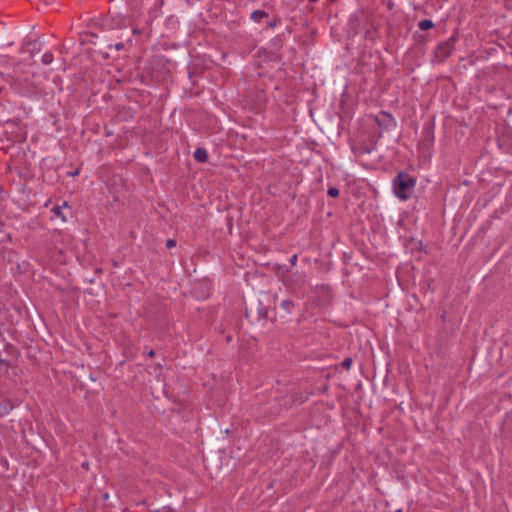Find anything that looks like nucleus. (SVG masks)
<instances>
[{"instance_id": "12", "label": "nucleus", "mask_w": 512, "mask_h": 512, "mask_svg": "<svg viewBox=\"0 0 512 512\" xmlns=\"http://www.w3.org/2000/svg\"><path fill=\"white\" fill-rule=\"evenodd\" d=\"M433 26L432 22L430 20H422L420 23H419V27L422 29V30H427L429 28H431Z\"/></svg>"}, {"instance_id": "4", "label": "nucleus", "mask_w": 512, "mask_h": 512, "mask_svg": "<svg viewBox=\"0 0 512 512\" xmlns=\"http://www.w3.org/2000/svg\"><path fill=\"white\" fill-rule=\"evenodd\" d=\"M20 357V351L11 343L3 342L0 349V364L5 367H15Z\"/></svg>"}, {"instance_id": "11", "label": "nucleus", "mask_w": 512, "mask_h": 512, "mask_svg": "<svg viewBox=\"0 0 512 512\" xmlns=\"http://www.w3.org/2000/svg\"><path fill=\"white\" fill-rule=\"evenodd\" d=\"M352 358L351 357H346L342 363H341V366L342 368L346 369V370H349L351 368V365H352Z\"/></svg>"}, {"instance_id": "3", "label": "nucleus", "mask_w": 512, "mask_h": 512, "mask_svg": "<svg viewBox=\"0 0 512 512\" xmlns=\"http://www.w3.org/2000/svg\"><path fill=\"white\" fill-rule=\"evenodd\" d=\"M416 185V179L406 172H399L393 180L394 194L400 200H407L410 198L411 191Z\"/></svg>"}, {"instance_id": "2", "label": "nucleus", "mask_w": 512, "mask_h": 512, "mask_svg": "<svg viewBox=\"0 0 512 512\" xmlns=\"http://www.w3.org/2000/svg\"><path fill=\"white\" fill-rule=\"evenodd\" d=\"M269 297L263 294L261 298H252L245 307V317L252 324L268 319Z\"/></svg>"}, {"instance_id": "13", "label": "nucleus", "mask_w": 512, "mask_h": 512, "mask_svg": "<svg viewBox=\"0 0 512 512\" xmlns=\"http://www.w3.org/2000/svg\"><path fill=\"white\" fill-rule=\"evenodd\" d=\"M151 512H175V510L173 508H171L170 506H164L160 509H157V510L151 511Z\"/></svg>"}, {"instance_id": "23", "label": "nucleus", "mask_w": 512, "mask_h": 512, "mask_svg": "<svg viewBox=\"0 0 512 512\" xmlns=\"http://www.w3.org/2000/svg\"><path fill=\"white\" fill-rule=\"evenodd\" d=\"M395 512H403V510L400 508V509H397Z\"/></svg>"}, {"instance_id": "16", "label": "nucleus", "mask_w": 512, "mask_h": 512, "mask_svg": "<svg viewBox=\"0 0 512 512\" xmlns=\"http://www.w3.org/2000/svg\"><path fill=\"white\" fill-rule=\"evenodd\" d=\"M297 259H298L297 255H296V254H294V255L289 259L290 264H291L292 266L296 265Z\"/></svg>"}, {"instance_id": "15", "label": "nucleus", "mask_w": 512, "mask_h": 512, "mask_svg": "<svg viewBox=\"0 0 512 512\" xmlns=\"http://www.w3.org/2000/svg\"><path fill=\"white\" fill-rule=\"evenodd\" d=\"M79 172H80V169H79V168H77V169H75L74 171H68V172H67V175H68V176H72V177H74V176L78 175V174H79Z\"/></svg>"}, {"instance_id": "10", "label": "nucleus", "mask_w": 512, "mask_h": 512, "mask_svg": "<svg viewBox=\"0 0 512 512\" xmlns=\"http://www.w3.org/2000/svg\"><path fill=\"white\" fill-rule=\"evenodd\" d=\"M53 61V55L50 52H46L42 56V62L44 64H50Z\"/></svg>"}, {"instance_id": "7", "label": "nucleus", "mask_w": 512, "mask_h": 512, "mask_svg": "<svg viewBox=\"0 0 512 512\" xmlns=\"http://www.w3.org/2000/svg\"><path fill=\"white\" fill-rule=\"evenodd\" d=\"M267 16V14L264 12V11H261V10H257V11H254L252 14H251V19L255 22H260L263 18H265Z\"/></svg>"}, {"instance_id": "9", "label": "nucleus", "mask_w": 512, "mask_h": 512, "mask_svg": "<svg viewBox=\"0 0 512 512\" xmlns=\"http://www.w3.org/2000/svg\"><path fill=\"white\" fill-rule=\"evenodd\" d=\"M327 194L332 198H337L340 194V191L336 187H329Z\"/></svg>"}, {"instance_id": "1", "label": "nucleus", "mask_w": 512, "mask_h": 512, "mask_svg": "<svg viewBox=\"0 0 512 512\" xmlns=\"http://www.w3.org/2000/svg\"><path fill=\"white\" fill-rule=\"evenodd\" d=\"M5 175L10 182L19 184L24 189L26 182L34 177V169L31 162H7Z\"/></svg>"}, {"instance_id": "8", "label": "nucleus", "mask_w": 512, "mask_h": 512, "mask_svg": "<svg viewBox=\"0 0 512 512\" xmlns=\"http://www.w3.org/2000/svg\"><path fill=\"white\" fill-rule=\"evenodd\" d=\"M194 158L195 160H205L207 158V152L205 149L198 148L194 152Z\"/></svg>"}, {"instance_id": "5", "label": "nucleus", "mask_w": 512, "mask_h": 512, "mask_svg": "<svg viewBox=\"0 0 512 512\" xmlns=\"http://www.w3.org/2000/svg\"><path fill=\"white\" fill-rule=\"evenodd\" d=\"M64 208H67L68 210H71L70 207L68 206L67 202L64 201L63 204L60 206V205H55L53 208H52V212L57 216V217H60L62 219V221H67V216L66 214L63 212V209Z\"/></svg>"}, {"instance_id": "6", "label": "nucleus", "mask_w": 512, "mask_h": 512, "mask_svg": "<svg viewBox=\"0 0 512 512\" xmlns=\"http://www.w3.org/2000/svg\"><path fill=\"white\" fill-rule=\"evenodd\" d=\"M295 304L292 300L286 299L283 300L280 304V307L285 310L287 313H290L294 308Z\"/></svg>"}, {"instance_id": "14", "label": "nucleus", "mask_w": 512, "mask_h": 512, "mask_svg": "<svg viewBox=\"0 0 512 512\" xmlns=\"http://www.w3.org/2000/svg\"><path fill=\"white\" fill-rule=\"evenodd\" d=\"M176 244H177V243H176V240H175V239H168V240L166 241V247H167V249H171V248L175 247V246H176Z\"/></svg>"}, {"instance_id": "20", "label": "nucleus", "mask_w": 512, "mask_h": 512, "mask_svg": "<svg viewBox=\"0 0 512 512\" xmlns=\"http://www.w3.org/2000/svg\"><path fill=\"white\" fill-rule=\"evenodd\" d=\"M444 47L447 49L446 53L448 54L449 53V48H450L449 45H445Z\"/></svg>"}, {"instance_id": "19", "label": "nucleus", "mask_w": 512, "mask_h": 512, "mask_svg": "<svg viewBox=\"0 0 512 512\" xmlns=\"http://www.w3.org/2000/svg\"><path fill=\"white\" fill-rule=\"evenodd\" d=\"M4 192V188L0 185V195Z\"/></svg>"}, {"instance_id": "21", "label": "nucleus", "mask_w": 512, "mask_h": 512, "mask_svg": "<svg viewBox=\"0 0 512 512\" xmlns=\"http://www.w3.org/2000/svg\"><path fill=\"white\" fill-rule=\"evenodd\" d=\"M445 314H446V313L444 312V313L442 314V316H441V318H442V320H443V321L445 320Z\"/></svg>"}, {"instance_id": "17", "label": "nucleus", "mask_w": 512, "mask_h": 512, "mask_svg": "<svg viewBox=\"0 0 512 512\" xmlns=\"http://www.w3.org/2000/svg\"><path fill=\"white\" fill-rule=\"evenodd\" d=\"M147 356H148V357H154V356H155V351H154L153 349H149V350L147 351Z\"/></svg>"}, {"instance_id": "18", "label": "nucleus", "mask_w": 512, "mask_h": 512, "mask_svg": "<svg viewBox=\"0 0 512 512\" xmlns=\"http://www.w3.org/2000/svg\"><path fill=\"white\" fill-rule=\"evenodd\" d=\"M363 167L366 168V169L374 168L372 165H369V164H363Z\"/></svg>"}, {"instance_id": "22", "label": "nucleus", "mask_w": 512, "mask_h": 512, "mask_svg": "<svg viewBox=\"0 0 512 512\" xmlns=\"http://www.w3.org/2000/svg\"><path fill=\"white\" fill-rule=\"evenodd\" d=\"M231 339H232V337L229 335L226 340L229 342V341H231Z\"/></svg>"}]
</instances>
